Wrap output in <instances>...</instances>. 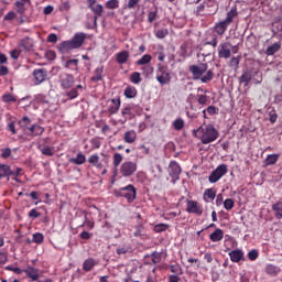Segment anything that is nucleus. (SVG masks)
<instances>
[{
    "instance_id": "obj_1",
    "label": "nucleus",
    "mask_w": 282,
    "mask_h": 282,
    "mask_svg": "<svg viewBox=\"0 0 282 282\" xmlns=\"http://www.w3.org/2000/svg\"><path fill=\"white\" fill-rule=\"evenodd\" d=\"M193 135L199 138L202 144H210L219 138V131L213 124H208L205 128L200 126L196 130H193Z\"/></svg>"
},
{
    "instance_id": "obj_2",
    "label": "nucleus",
    "mask_w": 282,
    "mask_h": 282,
    "mask_svg": "<svg viewBox=\"0 0 282 282\" xmlns=\"http://www.w3.org/2000/svg\"><path fill=\"white\" fill-rule=\"evenodd\" d=\"M189 72L194 80H202V83H210L215 77V73H213V69L208 70V64L206 63L189 66Z\"/></svg>"
},
{
    "instance_id": "obj_3",
    "label": "nucleus",
    "mask_w": 282,
    "mask_h": 282,
    "mask_svg": "<svg viewBox=\"0 0 282 282\" xmlns=\"http://www.w3.org/2000/svg\"><path fill=\"white\" fill-rule=\"evenodd\" d=\"M135 187L131 184L115 191V196L124 197L128 204H133V202H135Z\"/></svg>"
},
{
    "instance_id": "obj_4",
    "label": "nucleus",
    "mask_w": 282,
    "mask_h": 282,
    "mask_svg": "<svg viewBox=\"0 0 282 282\" xmlns=\"http://www.w3.org/2000/svg\"><path fill=\"white\" fill-rule=\"evenodd\" d=\"M155 78L160 85H169L171 83V70H169V66L158 64Z\"/></svg>"
},
{
    "instance_id": "obj_5",
    "label": "nucleus",
    "mask_w": 282,
    "mask_h": 282,
    "mask_svg": "<svg viewBox=\"0 0 282 282\" xmlns=\"http://www.w3.org/2000/svg\"><path fill=\"white\" fill-rule=\"evenodd\" d=\"M226 173H228V165L226 164L218 165L216 170H214L209 175L208 177L209 183L217 184V182H219L224 177V175H226Z\"/></svg>"
},
{
    "instance_id": "obj_6",
    "label": "nucleus",
    "mask_w": 282,
    "mask_h": 282,
    "mask_svg": "<svg viewBox=\"0 0 282 282\" xmlns=\"http://www.w3.org/2000/svg\"><path fill=\"white\" fill-rule=\"evenodd\" d=\"M120 174L122 177H131L138 171V163L132 161H124L120 166Z\"/></svg>"
},
{
    "instance_id": "obj_7",
    "label": "nucleus",
    "mask_w": 282,
    "mask_h": 282,
    "mask_svg": "<svg viewBox=\"0 0 282 282\" xmlns=\"http://www.w3.org/2000/svg\"><path fill=\"white\" fill-rule=\"evenodd\" d=\"M19 127L21 129H23L24 133H29L30 135H32V133H34V129H36L35 124H32V120H30V118L28 117H23L19 122H18ZM32 124V126H31Z\"/></svg>"
},
{
    "instance_id": "obj_8",
    "label": "nucleus",
    "mask_w": 282,
    "mask_h": 282,
    "mask_svg": "<svg viewBox=\"0 0 282 282\" xmlns=\"http://www.w3.org/2000/svg\"><path fill=\"white\" fill-rule=\"evenodd\" d=\"M186 210L193 215H204V207H202V205L196 200H187Z\"/></svg>"
},
{
    "instance_id": "obj_9",
    "label": "nucleus",
    "mask_w": 282,
    "mask_h": 282,
    "mask_svg": "<svg viewBox=\"0 0 282 282\" xmlns=\"http://www.w3.org/2000/svg\"><path fill=\"white\" fill-rule=\"evenodd\" d=\"M75 79L70 74H62L59 76L61 87L64 89H72L74 87Z\"/></svg>"
},
{
    "instance_id": "obj_10",
    "label": "nucleus",
    "mask_w": 282,
    "mask_h": 282,
    "mask_svg": "<svg viewBox=\"0 0 282 282\" xmlns=\"http://www.w3.org/2000/svg\"><path fill=\"white\" fill-rule=\"evenodd\" d=\"M89 9L91 12H94V25H98V18L102 17V4H96V0H93V2L89 4Z\"/></svg>"
},
{
    "instance_id": "obj_11",
    "label": "nucleus",
    "mask_w": 282,
    "mask_h": 282,
    "mask_svg": "<svg viewBox=\"0 0 282 282\" xmlns=\"http://www.w3.org/2000/svg\"><path fill=\"white\" fill-rule=\"evenodd\" d=\"M169 173L171 177H173L174 180H178L180 174L182 173V167L180 166V164H177V162L172 161L169 166Z\"/></svg>"
},
{
    "instance_id": "obj_12",
    "label": "nucleus",
    "mask_w": 282,
    "mask_h": 282,
    "mask_svg": "<svg viewBox=\"0 0 282 282\" xmlns=\"http://www.w3.org/2000/svg\"><path fill=\"white\" fill-rule=\"evenodd\" d=\"M85 39H87V34L80 32L76 33L70 42L73 43V46H75V50H78V47L83 46V43H85Z\"/></svg>"
},
{
    "instance_id": "obj_13",
    "label": "nucleus",
    "mask_w": 282,
    "mask_h": 282,
    "mask_svg": "<svg viewBox=\"0 0 282 282\" xmlns=\"http://www.w3.org/2000/svg\"><path fill=\"white\" fill-rule=\"evenodd\" d=\"M218 56L219 58H230V43L225 42L220 44Z\"/></svg>"
},
{
    "instance_id": "obj_14",
    "label": "nucleus",
    "mask_w": 282,
    "mask_h": 282,
    "mask_svg": "<svg viewBox=\"0 0 282 282\" xmlns=\"http://www.w3.org/2000/svg\"><path fill=\"white\" fill-rule=\"evenodd\" d=\"M58 52H61V54H67V52H70V50H76L72 40L69 41H64L61 44H58L57 46Z\"/></svg>"
},
{
    "instance_id": "obj_15",
    "label": "nucleus",
    "mask_w": 282,
    "mask_h": 282,
    "mask_svg": "<svg viewBox=\"0 0 282 282\" xmlns=\"http://www.w3.org/2000/svg\"><path fill=\"white\" fill-rule=\"evenodd\" d=\"M250 80H252V69H247L240 76L239 83L240 85H243V87H248V85H250Z\"/></svg>"
},
{
    "instance_id": "obj_16",
    "label": "nucleus",
    "mask_w": 282,
    "mask_h": 282,
    "mask_svg": "<svg viewBox=\"0 0 282 282\" xmlns=\"http://www.w3.org/2000/svg\"><path fill=\"white\" fill-rule=\"evenodd\" d=\"M213 8V10L210 11L209 14H215L217 12V7H216V3H215V0H208V1H205L203 4H199L197 7V12H202L204 10V8Z\"/></svg>"
},
{
    "instance_id": "obj_17",
    "label": "nucleus",
    "mask_w": 282,
    "mask_h": 282,
    "mask_svg": "<svg viewBox=\"0 0 282 282\" xmlns=\"http://www.w3.org/2000/svg\"><path fill=\"white\" fill-rule=\"evenodd\" d=\"M237 17H239V12L237 11V6H234L227 13V17L224 20V22L230 25V23H232V21H235Z\"/></svg>"
},
{
    "instance_id": "obj_18",
    "label": "nucleus",
    "mask_w": 282,
    "mask_h": 282,
    "mask_svg": "<svg viewBox=\"0 0 282 282\" xmlns=\"http://www.w3.org/2000/svg\"><path fill=\"white\" fill-rule=\"evenodd\" d=\"M228 25L230 24L223 20L221 22L215 24V32L218 33L219 36H224V34H226V31L228 30Z\"/></svg>"
},
{
    "instance_id": "obj_19",
    "label": "nucleus",
    "mask_w": 282,
    "mask_h": 282,
    "mask_svg": "<svg viewBox=\"0 0 282 282\" xmlns=\"http://www.w3.org/2000/svg\"><path fill=\"white\" fill-rule=\"evenodd\" d=\"M229 257L234 263H239L243 259V251L241 249H236L229 252Z\"/></svg>"
},
{
    "instance_id": "obj_20",
    "label": "nucleus",
    "mask_w": 282,
    "mask_h": 282,
    "mask_svg": "<svg viewBox=\"0 0 282 282\" xmlns=\"http://www.w3.org/2000/svg\"><path fill=\"white\" fill-rule=\"evenodd\" d=\"M131 109V106H127L121 110L123 122H127V120H133V118H135V115H133V111Z\"/></svg>"
},
{
    "instance_id": "obj_21",
    "label": "nucleus",
    "mask_w": 282,
    "mask_h": 282,
    "mask_svg": "<svg viewBox=\"0 0 282 282\" xmlns=\"http://www.w3.org/2000/svg\"><path fill=\"white\" fill-rule=\"evenodd\" d=\"M120 98L111 99V105L108 107V112L110 113V116H113V113H118V111L120 110Z\"/></svg>"
},
{
    "instance_id": "obj_22",
    "label": "nucleus",
    "mask_w": 282,
    "mask_h": 282,
    "mask_svg": "<svg viewBox=\"0 0 282 282\" xmlns=\"http://www.w3.org/2000/svg\"><path fill=\"white\" fill-rule=\"evenodd\" d=\"M216 197H217V192L214 188H208L204 192L203 198H204V202H206V204L215 200Z\"/></svg>"
},
{
    "instance_id": "obj_23",
    "label": "nucleus",
    "mask_w": 282,
    "mask_h": 282,
    "mask_svg": "<svg viewBox=\"0 0 282 282\" xmlns=\"http://www.w3.org/2000/svg\"><path fill=\"white\" fill-rule=\"evenodd\" d=\"M209 239L214 243L221 241V239H224V230H221L220 228L216 229L214 232L209 235Z\"/></svg>"
},
{
    "instance_id": "obj_24",
    "label": "nucleus",
    "mask_w": 282,
    "mask_h": 282,
    "mask_svg": "<svg viewBox=\"0 0 282 282\" xmlns=\"http://www.w3.org/2000/svg\"><path fill=\"white\" fill-rule=\"evenodd\" d=\"M37 149L41 151L42 155H46L47 158H52V155H54V148L50 145H43V143H40Z\"/></svg>"
},
{
    "instance_id": "obj_25",
    "label": "nucleus",
    "mask_w": 282,
    "mask_h": 282,
    "mask_svg": "<svg viewBox=\"0 0 282 282\" xmlns=\"http://www.w3.org/2000/svg\"><path fill=\"white\" fill-rule=\"evenodd\" d=\"M135 138H138V134L133 130L127 131L123 134V140L127 144H133V142H135Z\"/></svg>"
},
{
    "instance_id": "obj_26",
    "label": "nucleus",
    "mask_w": 282,
    "mask_h": 282,
    "mask_svg": "<svg viewBox=\"0 0 282 282\" xmlns=\"http://www.w3.org/2000/svg\"><path fill=\"white\" fill-rule=\"evenodd\" d=\"M70 164H77V166H80V164H85L87 162V158L83 152L77 153L76 158H72L69 160Z\"/></svg>"
},
{
    "instance_id": "obj_27",
    "label": "nucleus",
    "mask_w": 282,
    "mask_h": 282,
    "mask_svg": "<svg viewBox=\"0 0 282 282\" xmlns=\"http://www.w3.org/2000/svg\"><path fill=\"white\" fill-rule=\"evenodd\" d=\"M272 210L274 213V217L282 219V199L272 205Z\"/></svg>"
},
{
    "instance_id": "obj_28",
    "label": "nucleus",
    "mask_w": 282,
    "mask_h": 282,
    "mask_svg": "<svg viewBox=\"0 0 282 282\" xmlns=\"http://www.w3.org/2000/svg\"><path fill=\"white\" fill-rule=\"evenodd\" d=\"M279 158H281V154H269L264 160V166H273L279 162Z\"/></svg>"
},
{
    "instance_id": "obj_29",
    "label": "nucleus",
    "mask_w": 282,
    "mask_h": 282,
    "mask_svg": "<svg viewBox=\"0 0 282 282\" xmlns=\"http://www.w3.org/2000/svg\"><path fill=\"white\" fill-rule=\"evenodd\" d=\"M279 50H281V43L276 42L270 45L269 47H267L265 54L267 56H274L276 52H279Z\"/></svg>"
},
{
    "instance_id": "obj_30",
    "label": "nucleus",
    "mask_w": 282,
    "mask_h": 282,
    "mask_svg": "<svg viewBox=\"0 0 282 282\" xmlns=\"http://www.w3.org/2000/svg\"><path fill=\"white\" fill-rule=\"evenodd\" d=\"M94 268H96V260H94V258H89L84 261L83 270L85 272H91V270H94Z\"/></svg>"
},
{
    "instance_id": "obj_31",
    "label": "nucleus",
    "mask_w": 282,
    "mask_h": 282,
    "mask_svg": "<svg viewBox=\"0 0 282 282\" xmlns=\"http://www.w3.org/2000/svg\"><path fill=\"white\" fill-rule=\"evenodd\" d=\"M117 63H119V65H124V63H127V61H129V53L128 51H121L117 54L116 57Z\"/></svg>"
},
{
    "instance_id": "obj_32",
    "label": "nucleus",
    "mask_w": 282,
    "mask_h": 282,
    "mask_svg": "<svg viewBox=\"0 0 282 282\" xmlns=\"http://www.w3.org/2000/svg\"><path fill=\"white\" fill-rule=\"evenodd\" d=\"M47 80V70L45 68H40L36 70V83H45Z\"/></svg>"
},
{
    "instance_id": "obj_33",
    "label": "nucleus",
    "mask_w": 282,
    "mask_h": 282,
    "mask_svg": "<svg viewBox=\"0 0 282 282\" xmlns=\"http://www.w3.org/2000/svg\"><path fill=\"white\" fill-rule=\"evenodd\" d=\"M25 3H30V0H15V10L19 14L25 12Z\"/></svg>"
},
{
    "instance_id": "obj_34",
    "label": "nucleus",
    "mask_w": 282,
    "mask_h": 282,
    "mask_svg": "<svg viewBox=\"0 0 282 282\" xmlns=\"http://www.w3.org/2000/svg\"><path fill=\"white\" fill-rule=\"evenodd\" d=\"M88 162L93 166H96V169H102V163H100V156L98 154L90 155Z\"/></svg>"
},
{
    "instance_id": "obj_35",
    "label": "nucleus",
    "mask_w": 282,
    "mask_h": 282,
    "mask_svg": "<svg viewBox=\"0 0 282 282\" xmlns=\"http://www.w3.org/2000/svg\"><path fill=\"white\" fill-rule=\"evenodd\" d=\"M9 175H12V170L10 169V166L6 164H0V180H2V177H9Z\"/></svg>"
},
{
    "instance_id": "obj_36",
    "label": "nucleus",
    "mask_w": 282,
    "mask_h": 282,
    "mask_svg": "<svg viewBox=\"0 0 282 282\" xmlns=\"http://www.w3.org/2000/svg\"><path fill=\"white\" fill-rule=\"evenodd\" d=\"M123 94H124L126 98H135V96H138V89H135V87H133V86H128L124 89Z\"/></svg>"
},
{
    "instance_id": "obj_37",
    "label": "nucleus",
    "mask_w": 282,
    "mask_h": 282,
    "mask_svg": "<svg viewBox=\"0 0 282 282\" xmlns=\"http://www.w3.org/2000/svg\"><path fill=\"white\" fill-rule=\"evenodd\" d=\"M91 83H98L102 80V67H97L94 72V76L90 78Z\"/></svg>"
},
{
    "instance_id": "obj_38",
    "label": "nucleus",
    "mask_w": 282,
    "mask_h": 282,
    "mask_svg": "<svg viewBox=\"0 0 282 282\" xmlns=\"http://www.w3.org/2000/svg\"><path fill=\"white\" fill-rule=\"evenodd\" d=\"M31 279V281H36V269L28 267L25 270H22Z\"/></svg>"
},
{
    "instance_id": "obj_39",
    "label": "nucleus",
    "mask_w": 282,
    "mask_h": 282,
    "mask_svg": "<svg viewBox=\"0 0 282 282\" xmlns=\"http://www.w3.org/2000/svg\"><path fill=\"white\" fill-rule=\"evenodd\" d=\"M105 7L108 10H116L117 8H120V1L118 0H109L105 3Z\"/></svg>"
},
{
    "instance_id": "obj_40",
    "label": "nucleus",
    "mask_w": 282,
    "mask_h": 282,
    "mask_svg": "<svg viewBox=\"0 0 282 282\" xmlns=\"http://www.w3.org/2000/svg\"><path fill=\"white\" fill-rule=\"evenodd\" d=\"M130 80L133 85H140V83H142V77L140 76V73L134 72L131 74Z\"/></svg>"
},
{
    "instance_id": "obj_41",
    "label": "nucleus",
    "mask_w": 282,
    "mask_h": 282,
    "mask_svg": "<svg viewBox=\"0 0 282 282\" xmlns=\"http://www.w3.org/2000/svg\"><path fill=\"white\" fill-rule=\"evenodd\" d=\"M123 156L120 153L113 154V166L115 169H118L120 164H122Z\"/></svg>"
},
{
    "instance_id": "obj_42",
    "label": "nucleus",
    "mask_w": 282,
    "mask_h": 282,
    "mask_svg": "<svg viewBox=\"0 0 282 282\" xmlns=\"http://www.w3.org/2000/svg\"><path fill=\"white\" fill-rule=\"evenodd\" d=\"M170 228L169 224H158L153 227L155 232H166V229Z\"/></svg>"
},
{
    "instance_id": "obj_43",
    "label": "nucleus",
    "mask_w": 282,
    "mask_h": 282,
    "mask_svg": "<svg viewBox=\"0 0 282 282\" xmlns=\"http://www.w3.org/2000/svg\"><path fill=\"white\" fill-rule=\"evenodd\" d=\"M265 272L267 274H271V275L279 274V267L274 264H269L265 268Z\"/></svg>"
},
{
    "instance_id": "obj_44",
    "label": "nucleus",
    "mask_w": 282,
    "mask_h": 282,
    "mask_svg": "<svg viewBox=\"0 0 282 282\" xmlns=\"http://www.w3.org/2000/svg\"><path fill=\"white\" fill-rule=\"evenodd\" d=\"M144 232V226L143 225H135L134 226V232L133 237H143Z\"/></svg>"
},
{
    "instance_id": "obj_45",
    "label": "nucleus",
    "mask_w": 282,
    "mask_h": 282,
    "mask_svg": "<svg viewBox=\"0 0 282 282\" xmlns=\"http://www.w3.org/2000/svg\"><path fill=\"white\" fill-rule=\"evenodd\" d=\"M223 204L225 210H232L235 208V200L232 198H227Z\"/></svg>"
},
{
    "instance_id": "obj_46",
    "label": "nucleus",
    "mask_w": 282,
    "mask_h": 282,
    "mask_svg": "<svg viewBox=\"0 0 282 282\" xmlns=\"http://www.w3.org/2000/svg\"><path fill=\"white\" fill-rule=\"evenodd\" d=\"M175 131H182L184 129V119H176L173 122Z\"/></svg>"
},
{
    "instance_id": "obj_47",
    "label": "nucleus",
    "mask_w": 282,
    "mask_h": 282,
    "mask_svg": "<svg viewBox=\"0 0 282 282\" xmlns=\"http://www.w3.org/2000/svg\"><path fill=\"white\" fill-rule=\"evenodd\" d=\"M2 102H17V97L12 94H4L2 95Z\"/></svg>"
},
{
    "instance_id": "obj_48",
    "label": "nucleus",
    "mask_w": 282,
    "mask_h": 282,
    "mask_svg": "<svg viewBox=\"0 0 282 282\" xmlns=\"http://www.w3.org/2000/svg\"><path fill=\"white\" fill-rule=\"evenodd\" d=\"M151 55L145 54L137 62V65H148V63H151Z\"/></svg>"
},
{
    "instance_id": "obj_49",
    "label": "nucleus",
    "mask_w": 282,
    "mask_h": 282,
    "mask_svg": "<svg viewBox=\"0 0 282 282\" xmlns=\"http://www.w3.org/2000/svg\"><path fill=\"white\" fill-rule=\"evenodd\" d=\"M151 259H152V263H160V261H162V252H158V251H154L152 254H151Z\"/></svg>"
},
{
    "instance_id": "obj_50",
    "label": "nucleus",
    "mask_w": 282,
    "mask_h": 282,
    "mask_svg": "<svg viewBox=\"0 0 282 282\" xmlns=\"http://www.w3.org/2000/svg\"><path fill=\"white\" fill-rule=\"evenodd\" d=\"M156 39H166L169 36V30L167 29H161L155 31Z\"/></svg>"
},
{
    "instance_id": "obj_51",
    "label": "nucleus",
    "mask_w": 282,
    "mask_h": 282,
    "mask_svg": "<svg viewBox=\"0 0 282 282\" xmlns=\"http://www.w3.org/2000/svg\"><path fill=\"white\" fill-rule=\"evenodd\" d=\"M83 215L85 217V221L80 226H87L89 228V230H93L95 223L87 219V212H83Z\"/></svg>"
},
{
    "instance_id": "obj_52",
    "label": "nucleus",
    "mask_w": 282,
    "mask_h": 282,
    "mask_svg": "<svg viewBox=\"0 0 282 282\" xmlns=\"http://www.w3.org/2000/svg\"><path fill=\"white\" fill-rule=\"evenodd\" d=\"M248 259L250 261H257V259H259V251L257 249H252L251 251H249Z\"/></svg>"
},
{
    "instance_id": "obj_53",
    "label": "nucleus",
    "mask_w": 282,
    "mask_h": 282,
    "mask_svg": "<svg viewBox=\"0 0 282 282\" xmlns=\"http://www.w3.org/2000/svg\"><path fill=\"white\" fill-rule=\"evenodd\" d=\"M240 58L241 57H231L229 61V67H232L234 69H238Z\"/></svg>"
},
{
    "instance_id": "obj_54",
    "label": "nucleus",
    "mask_w": 282,
    "mask_h": 282,
    "mask_svg": "<svg viewBox=\"0 0 282 282\" xmlns=\"http://www.w3.org/2000/svg\"><path fill=\"white\" fill-rule=\"evenodd\" d=\"M171 272H173V274H184V272L182 271V267L180 264H172L170 267Z\"/></svg>"
},
{
    "instance_id": "obj_55",
    "label": "nucleus",
    "mask_w": 282,
    "mask_h": 282,
    "mask_svg": "<svg viewBox=\"0 0 282 282\" xmlns=\"http://www.w3.org/2000/svg\"><path fill=\"white\" fill-rule=\"evenodd\" d=\"M279 118V116L276 115V110L271 109L269 111V120L272 124H274V122H276V119Z\"/></svg>"
},
{
    "instance_id": "obj_56",
    "label": "nucleus",
    "mask_w": 282,
    "mask_h": 282,
    "mask_svg": "<svg viewBox=\"0 0 282 282\" xmlns=\"http://www.w3.org/2000/svg\"><path fill=\"white\" fill-rule=\"evenodd\" d=\"M66 96L70 100H74V98H78V90L76 88H73L68 93H66Z\"/></svg>"
},
{
    "instance_id": "obj_57",
    "label": "nucleus",
    "mask_w": 282,
    "mask_h": 282,
    "mask_svg": "<svg viewBox=\"0 0 282 282\" xmlns=\"http://www.w3.org/2000/svg\"><path fill=\"white\" fill-rule=\"evenodd\" d=\"M91 149H100V139L93 138L90 139Z\"/></svg>"
},
{
    "instance_id": "obj_58",
    "label": "nucleus",
    "mask_w": 282,
    "mask_h": 282,
    "mask_svg": "<svg viewBox=\"0 0 282 282\" xmlns=\"http://www.w3.org/2000/svg\"><path fill=\"white\" fill-rule=\"evenodd\" d=\"M155 19H158V11H150L148 13L149 23H153V21H155Z\"/></svg>"
},
{
    "instance_id": "obj_59",
    "label": "nucleus",
    "mask_w": 282,
    "mask_h": 282,
    "mask_svg": "<svg viewBox=\"0 0 282 282\" xmlns=\"http://www.w3.org/2000/svg\"><path fill=\"white\" fill-rule=\"evenodd\" d=\"M44 56L47 61H54V58H56V53L54 51H46Z\"/></svg>"
},
{
    "instance_id": "obj_60",
    "label": "nucleus",
    "mask_w": 282,
    "mask_h": 282,
    "mask_svg": "<svg viewBox=\"0 0 282 282\" xmlns=\"http://www.w3.org/2000/svg\"><path fill=\"white\" fill-rule=\"evenodd\" d=\"M17 19V13L14 11H10L4 15V21H14Z\"/></svg>"
},
{
    "instance_id": "obj_61",
    "label": "nucleus",
    "mask_w": 282,
    "mask_h": 282,
    "mask_svg": "<svg viewBox=\"0 0 282 282\" xmlns=\"http://www.w3.org/2000/svg\"><path fill=\"white\" fill-rule=\"evenodd\" d=\"M10 155H12V150H10V148L2 149L1 158H3L4 160H8Z\"/></svg>"
},
{
    "instance_id": "obj_62",
    "label": "nucleus",
    "mask_w": 282,
    "mask_h": 282,
    "mask_svg": "<svg viewBox=\"0 0 282 282\" xmlns=\"http://www.w3.org/2000/svg\"><path fill=\"white\" fill-rule=\"evenodd\" d=\"M80 239H84L85 241L91 239V237H94V234H89V231H83L79 235Z\"/></svg>"
},
{
    "instance_id": "obj_63",
    "label": "nucleus",
    "mask_w": 282,
    "mask_h": 282,
    "mask_svg": "<svg viewBox=\"0 0 282 282\" xmlns=\"http://www.w3.org/2000/svg\"><path fill=\"white\" fill-rule=\"evenodd\" d=\"M208 102V96L206 95H198V104L199 105H207Z\"/></svg>"
},
{
    "instance_id": "obj_64",
    "label": "nucleus",
    "mask_w": 282,
    "mask_h": 282,
    "mask_svg": "<svg viewBox=\"0 0 282 282\" xmlns=\"http://www.w3.org/2000/svg\"><path fill=\"white\" fill-rule=\"evenodd\" d=\"M22 44L26 50H32V40L25 39L24 41H22Z\"/></svg>"
}]
</instances>
